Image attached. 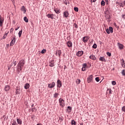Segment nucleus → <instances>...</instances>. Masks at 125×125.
I'll return each instance as SVG.
<instances>
[{
  "mask_svg": "<svg viewBox=\"0 0 125 125\" xmlns=\"http://www.w3.org/2000/svg\"><path fill=\"white\" fill-rule=\"evenodd\" d=\"M25 63H26V62H25V60L23 59L20 60L19 62L17 65V69L18 72H21V71H22V69H23V68L24 67Z\"/></svg>",
  "mask_w": 125,
  "mask_h": 125,
  "instance_id": "nucleus-1",
  "label": "nucleus"
},
{
  "mask_svg": "<svg viewBox=\"0 0 125 125\" xmlns=\"http://www.w3.org/2000/svg\"><path fill=\"white\" fill-rule=\"evenodd\" d=\"M59 102L60 104V106L62 107V108H64L65 106V101L62 98H60L59 100Z\"/></svg>",
  "mask_w": 125,
  "mask_h": 125,
  "instance_id": "nucleus-2",
  "label": "nucleus"
},
{
  "mask_svg": "<svg viewBox=\"0 0 125 125\" xmlns=\"http://www.w3.org/2000/svg\"><path fill=\"white\" fill-rule=\"evenodd\" d=\"M93 80V76L92 75H89L87 79V82L88 83H91Z\"/></svg>",
  "mask_w": 125,
  "mask_h": 125,
  "instance_id": "nucleus-3",
  "label": "nucleus"
},
{
  "mask_svg": "<svg viewBox=\"0 0 125 125\" xmlns=\"http://www.w3.org/2000/svg\"><path fill=\"white\" fill-rule=\"evenodd\" d=\"M88 40H89V37L88 36H85L83 38V42H84L85 43V42H87Z\"/></svg>",
  "mask_w": 125,
  "mask_h": 125,
  "instance_id": "nucleus-4",
  "label": "nucleus"
},
{
  "mask_svg": "<svg viewBox=\"0 0 125 125\" xmlns=\"http://www.w3.org/2000/svg\"><path fill=\"white\" fill-rule=\"evenodd\" d=\"M86 69H87V64L86 63H83V67H82V71L84 72L86 71Z\"/></svg>",
  "mask_w": 125,
  "mask_h": 125,
  "instance_id": "nucleus-5",
  "label": "nucleus"
},
{
  "mask_svg": "<svg viewBox=\"0 0 125 125\" xmlns=\"http://www.w3.org/2000/svg\"><path fill=\"white\" fill-rule=\"evenodd\" d=\"M4 21V19L0 16V27H2V24H3V22Z\"/></svg>",
  "mask_w": 125,
  "mask_h": 125,
  "instance_id": "nucleus-6",
  "label": "nucleus"
},
{
  "mask_svg": "<svg viewBox=\"0 0 125 125\" xmlns=\"http://www.w3.org/2000/svg\"><path fill=\"white\" fill-rule=\"evenodd\" d=\"M55 86V82H52L51 83L48 84V87L49 88H53Z\"/></svg>",
  "mask_w": 125,
  "mask_h": 125,
  "instance_id": "nucleus-7",
  "label": "nucleus"
},
{
  "mask_svg": "<svg viewBox=\"0 0 125 125\" xmlns=\"http://www.w3.org/2000/svg\"><path fill=\"white\" fill-rule=\"evenodd\" d=\"M106 32L107 34H110V33H113V27H109V29L106 30Z\"/></svg>",
  "mask_w": 125,
  "mask_h": 125,
  "instance_id": "nucleus-8",
  "label": "nucleus"
},
{
  "mask_svg": "<svg viewBox=\"0 0 125 125\" xmlns=\"http://www.w3.org/2000/svg\"><path fill=\"white\" fill-rule=\"evenodd\" d=\"M83 54V51H79L76 53V55H77V56H78V57H81V56H82V55Z\"/></svg>",
  "mask_w": 125,
  "mask_h": 125,
  "instance_id": "nucleus-9",
  "label": "nucleus"
},
{
  "mask_svg": "<svg viewBox=\"0 0 125 125\" xmlns=\"http://www.w3.org/2000/svg\"><path fill=\"white\" fill-rule=\"evenodd\" d=\"M16 41V38H15V37H14L11 42V43H10L11 46L14 45Z\"/></svg>",
  "mask_w": 125,
  "mask_h": 125,
  "instance_id": "nucleus-10",
  "label": "nucleus"
},
{
  "mask_svg": "<svg viewBox=\"0 0 125 125\" xmlns=\"http://www.w3.org/2000/svg\"><path fill=\"white\" fill-rule=\"evenodd\" d=\"M57 86L58 87H59V88H60V87L62 86V82H61V81H60V80H58L57 81Z\"/></svg>",
  "mask_w": 125,
  "mask_h": 125,
  "instance_id": "nucleus-11",
  "label": "nucleus"
},
{
  "mask_svg": "<svg viewBox=\"0 0 125 125\" xmlns=\"http://www.w3.org/2000/svg\"><path fill=\"white\" fill-rule=\"evenodd\" d=\"M117 45L119 46V48L120 49H124V47H125V46H124V45H123L122 44L120 43V42H118L117 43Z\"/></svg>",
  "mask_w": 125,
  "mask_h": 125,
  "instance_id": "nucleus-12",
  "label": "nucleus"
},
{
  "mask_svg": "<svg viewBox=\"0 0 125 125\" xmlns=\"http://www.w3.org/2000/svg\"><path fill=\"white\" fill-rule=\"evenodd\" d=\"M67 45L68 47H72L73 46V43H72L71 41H68L67 42Z\"/></svg>",
  "mask_w": 125,
  "mask_h": 125,
  "instance_id": "nucleus-13",
  "label": "nucleus"
},
{
  "mask_svg": "<svg viewBox=\"0 0 125 125\" xmlns=\"http://www.w3.org/2000/svg\"><path fill=\"white\" fill-rule=\"evenodd\" d=\"M99 61H102V62H106V60L104 57H100L99 58Z\"/></svg>",
  "mask_w": 125,
  "mask_h": 125,
  "instance_id": "nucleus-14",
  "label": "nucleus"
},
{
  "mask_svg": "<svg viewBox=\"0 0 125 125\" xmlns=\"http://www.w3.org/2000/svg\"><path fill=\"white\" fill-rule=\"evenodd\" d=\"M121 64L122 67H123V68H125V60H124V59H122V60H121Z\"/></svg>",
  "mask_w": 125,
  "mask_h": 125,
  "instance_id": "nucleus-15",
  "label": "nucleus"
},
{
  "mask_svg": "<svg viewBox=\"0 0 125 125\" xmlns=\"http://www.w3.org/2000/svg\"><path fill=\"white\" fill-rule=\"evenodd\" d=\"M90 59H91L92 60H96V58L95 55H91L89 57Z\"/></svg>",
  "mask_w": 125,
  "mask_h": 125,
  "instance_id": "nucleus-16",
  "label": "nucleus"
},
{
  "mask_svg": "<svg viewBox=\"0 0 125 125\" xmlns=\"http://www.w3.org/2000/svg\"><path fill=\"white\" fill-rule=\"evenodd\" d=\"M63 16L64 17H65L66 18H67V17H68V16H69V13H68V12L67 11H65L63 12Z\"/></svg>",
  "mask_w": 125,
  "mask_h": 125,
  "instance_id": "nucleus-17",
  "label": "nucleus"
},
{
  "mask_svg": "<svg viewBox=\"0 0 125 125\" xmlns=\"http://www.w3.org/2000/svg\"><path fill=\"white\" fill-rule=\"evenodd\" d=\"M21 11H23V13H26V8L24 6H22L21 8Z\"/></svg>",
  "mask_w": 125,
  "mask_h": 125,
  "instance_id": "nucleus-18",
  "label": "nucleus"
},
{
  "mask_svg": "<svg viewBox=\"0 0 125 125\" xmlns=\"http://www.w3.org/2000/svg\"><path fill=\"white\" fill-rule=\"evenodd\" d=\"M30 87V84L26 83L24 85V88L25 89H28Z\"/></svg>",
  "mask_w": 125,
  "mask_h": 125,
  "instance_id": "nucleus-19",
  "label": "nucleus"
},
{
  "mask_svg": "<svg viewBox=\"0 0 125 125\" xmlns=\"http://www.w3.org/2000/svg\"><path fill=\"white\" fill-rule=\"evenodd\" d=\"M47 17H48V18H51V19H53V14H48L47 15Z\"/></svg>",
  "mask_w": 125,
  "mask_h": 125,
  "instance_id": "nucleus-20",
  "label": "nucleus"
},
{
  "mask_svg": "<svg viewBox=\"0 0 125 125\" xmlns=\"http://www.w3.org/2000/svg\"><path fill=\"white\" fill-rule=\"evenodd\" d=\"M17 122L18 125H22V120H21V119L17 118Z\"/></svg>",
  "mask_w": 125,
  "mask_h": 125,
  "instance_id": "nucleus-21",
  "label": "nucleus"
},
{
  "mask_svg": "<svg viewBox=\"0 0 125 125\" xmlns=\"http://www.w3.org/2000/svg\"><path fill=\"white\" fill-rule=\"evenodd\" d=\"M5 91H8V90H9V89H10V87H9V85H7L5 86V88H4Z\"/></svg>",
  "mask_w": 125,
  "mask_h": 125,
  "instance_id": "nucleus-22",
  "label": "nucleus"
},
{
  "mask_svg": "<svg viewBox=\"0 0 125 125\" xmlns=\"http://www.w3.org/2000/svg\"><path fill=\"white\" fill-rule=\"evenodd\" d=\"M71 110H72V107H71V106H68L67 109L66 110V111L67 113H70V112H71Z\"/></svg>",
  "mask_w": 125,
  "mask_h": 125,
  "instance_id": "nucleus-23",
  "label": "nucleus"
},
{
  "mask_svg": "<svg viewBox=\"0 0 125 125\" xmlns=\"http://www.w3.org/2000/svg\"><path fill=\"white\" fill-rule=\"evenodd\" d=\"M50 67H53L54 66V62L51 61L49 63Z\"/></svg>",
  "mask_w": 125,
  "mask_h": 125,
  "instance_id": "nucleus-24",
  "label": "nucleus"
},
{
  "mask_svg": "<svg viewBox=\"0 0 125 125\" xmlns=\"http://www.w3.org/2000/svg\"><path fill=\"white\" fill-rule=\"evenodd\" d=\"M54 11L57 14H59V13H60V11H59V9H55Z\"/></svg>",
  "mask_w": 125,
  "mask_h": 125,
  "instance_id": "nucleus-25",
  "label": "nucleus"
},
{
  "mask_svg": "<svg viewBox=\"0 0 125 125\" xmlns=\"http://www.w3.org/2000/svg\"><path fill=\"white\" fill-rule=\"evenodd\" d=\"M23 20L26 23H28V22H29V20H28V18H27V17H24Z\"/></svg>",
  "mask_w": 125,
  "mask_h": 125,
  "instance_id": "nucleus-26",
  "label": "nucleus"
},
{
  "mask_svg": "<svg viewBox=\"0 0 125 125\" xmlns=\"http://www.w3.org/2000/svg\"><path fill=\"white\" fill-rule=\"evenodd\" d=\"M76 83L77 84H80V83H81V80L80 79L76 80Z\"/></svg>",
  "mask_w": 125,
  "mask_h": 125,
  "instance_id": "nucleus-27",
  "label": "nucleus"
},
{
  "mask_svg": "<svg viewBox=\"0 0 125 125\" xmlns=\"http://www.w3.org/2000/svg\"><path fill=\"white\" fill-rule=\"evenodd\" d=\"M121 74L122 75L125 76V69H123L122 71H121Z\"/></svg>",
  "mask_w": 125,
  "mask_h": 125,
  "instance_id": "nucleus-28",
  "label": "nucleus"
},
{
  "mask_svg": "<svg viewBox=\"0 0 125 125\" xmlns=\"http://www.w3.org/2000/svg\"><path fill=\"white\" fill-rule=\"evenodd\" d=\"M46 52V50H45V49H42L41 51V53L42 54H43L44 53H45Z\"/></svg>",
  "mask_w": 125,
  "mask_h": 125,
  "instance_id": "nucleus-29",
  "label": "nucleus"
},
{
  "mask_svg": "<svg viewBox=\"0 0 125 125\" xmlns=\"http://www.w3.org/2000/svg\"><path fill=\"white\" fill-rule=\"evenodd\" d=\"M58 54L59 55V57H60V55H61V54H62V52H61V50H58Z\"/></svg>",
  "mask_w": 125,
  "mask_h": 125,
  "instance_id": "nucleus-30",
  "label": "nucleus"
},
{
  "mask_svg": "<svg viewBox=\"0 0 125 125\" xmlns=\"http://www.w3.org/2000/svg\"><path fill=\"white\" fill-rule=\"evenodd\" d=\"M22 30H21L19 31V37L20 38L22 35Z\"/></svg>",
  "mask_w": 125,
  "mask_h": 125,
  "instance_id": "nucleus-31",
  "label": "nucleus"
},
{
  "mask_svg": "<svg viewBox=\"0 0 125 125\" xmlns=\"http://www.w3.org/2000/svg\"><path fill=\"white\" fill-rule=\"evenodd\" d=\"M58 95H59L58 93H55L54 95V97H55V98H57V97H58Z\"/></svg>",
  "mask_w": 125,
  "mask_h": 125,
  "instance_id": "nucleus-32",
  "label": "nucleus"
},
{
  "mask_svg": "<svg viewBox=\"0 0 125 125\" xmlns=\"http://www.w3.org/2000/svg\"><path fill=\"white\" fill-rule=\"evenodd\" d=\"M101 5H102L103 6H104V5H105V1H104V0H102L101 1Z\"/></svg>",
  "mask_w": 125,
  "mask_h": 125,
  "instance_id": "nucleus-33",
  "label": "nucleus"
},
{
  "mask_svg": "<svg viewBox=\"0 0 125 125\" xmlns=\"http://www.w3.org/2000/svg\"><path fill=\"white\" fill-rule=\"evenodd\" d=\"M71 125H76V122L74 120L71 121Z\"/></svg>",
  "mask_w": 125,
  "mask_h": 125,
  "instance_id": "nucleus-34",
  "label": "nucleus"
},
{
  "mask_svg": "<svg viewBox=\"0 0 125 125\" xmlns=\"http://www.w3.org/2000/svg\"><path fill=\"white\" fill-rule=\"evenodd\" d=\"M93 48H94L95 49L97 48V45L96 43H94L92 46Z\"/></svg>",
  "mask_w": 125,
  "mask_h": 125,
  "instance_id": "nucleus-35",
  "label": "nucleus"
},
{
  "mask_svg": "<svg viewBox=\"0 0 125 125\" xmlns=\"http://www.w3.org/2000/svg\"><path fill=\"white\" fill-rule=\"evenodd\" d=\"M74 10L75 11H76V12H78V11H79V8H78V7H74Z\"/></svg>",
  "mask_w": 125,
  "mask_h": 125,
  "instance_id": "nucleus-36",
  "label": "nucleus"
},
{
  "mask_svg": "<svg viewBox=\"0 0 125 125\" xmlns=\"http://www.w3.org/2000/svg\"><path fill=\"white\" fill-rule=\"evenodd\" d=\"M73 27L74 28H76V29H78V25H77L76 23H74L73 24Z\"/></svg>",
  "mask_w": 125,
  "mask_h": 125,
  "instance_id": "nucleus-37",
  "label": "nucleus"
},
{
  "mask_svg": "<svg viewBox=\"0 0 125 125\" xmlns=\"http://www.w3.org/2000/svg\"><path fill=\"white\" fill-rule=\"evenodd\" d=\"M19 91H20V90H19V89H18V88H16V94H18V93H19Z\"/></svg>",
  "mask_w": 125,
  "mask_h": 125,
  "instance_id": "nucleus-38",
  "label": "nucleus"
},
{
  "mask_svg": "<svg viewBox=\"0 0 125 125\" xmlns=\"http://www.w3.org/2000/svg\"><path fill=\"white\" fill-rule=\"evenodd\" d=\"M95 81H96V82H99V81H100L99 77H96L95 78Z\"/></svg>",
  "mask_w": 125,
  "mask_h": 125,
  "instance_id": "nucleus-39",
  "label": "nucleus"
},
{
  "mask_svg": "<svg viewBox=\"0 0 125 125\" xmlns=\"http://www.w3.org/2000/svg\"><path fill=\"white\" fill-rule=\"evenodd\" d=\"M12 125H17V123H16V121H14L13 123L12 124Z\"/></svg>",
  "mask_w": 125,
  "mask_h": 125,
  "instance_id": "nucleus-40",
  "label": "nucleus"
},
{
  "mask_svg": "<svg viewBox=\"0 0 125 125\" xmlns=\"http://www.w3.org/2000/svg\"><path fill=\"white\" fill-rule=\"evenodd\" d=\"M116 82L115 81H112V84L113 85H116Z\"/></svg>",
  "mask_w": 125,
  "mask_h": 125,
  "instance_id": "nucleus-41",
  "label": "nucleus"
},
{
  "mask_svg": "<svg viewBox=\"0 0 125 125\" xmlns=\"http://www.w3.org/2000/svg\"><path fill=\"white\" fill-rule=\"evenodd\" d=\"M108 91H109V93L110 94H112V90L111 89H108Z\"/></svg>",
  "mask_w": 125,
  "mask_h": 125,
  "instance_id": "nucleus-42",
  "label": "nucleus"
},
{
  "mask_svg": "<svg viewBox=\"0 0 125 125\" xmlns=\"http://www.w3.org/2000/svg\"><path fill=\"white\" fill-rule=\"evenodd\" d=\"M122 110L123 112H125V106H123L122 108Z\"/></svg>",
  "mask_w": 125,
  "mask_h": 125,
  "instance_id": "nucleus-43",
  "label": "nucleus"
},
{
  "mask_svg": "<svg viewBox=\"0 0 125 125\" xmlns=\"http://www.w3.org/2000/svg\"><path fill=\"white\" fill-rule=\"evenodd\" d=\"M9 33V31H6L5 32V35L7 36V35H8Z\"/></svg>",
  "mask_w": 125,
  "mask_h": 125,
  "instance_id": "nucleus-44",
  "label": "nucleus"
},
{
  "mask_svg": "<svg viewBox=\"0 0 125 125\" xmlns=\"http://www.w3.org/2000/svg\"><path fill=\"white\" fill-rule=\"evenodd\" d=\"M106 54H107V56H109V57L111 56V53H110V52H107Z\"/></svg>",
  "mask_w": 125,
  "mask_h": 125,
  "instance_id": "nucleus-45",
  "label": "nucleus"
},
{
  "mask_svg": "<svg viewBox=\"0 0 125 125\" xmlns=\"http://www.w3.org/2000/svg\"><path fill=\"white\" fill-rule=\"evenodd\" d=\"M12 2H13V4L15 6V1L14 0H12Z\"/></svg>",
  "mask_w": 125,
  "mask_h": 125,
  "instance_id": "nucleus-46",
  "label": "nucleus"
},
{
  "mask_svg": "<svg viewBox=\"0 0 125 125\" xmlns=\"http://www.w3.org/2000/svg\"><path fill=\"white\" fill-rule=\"evenodd\" d=\"M64 3L65 4V5H67V4H68V2L67 1V0H65L64 1Z\"/></svg>",
  "mask_w": 125,
  "mask_h": 125,
  "instance_id": "nucleus-47",
  "label": "nucleus"
},
{
  "mask_svg": "<svg viewBox=\"0 0 125 125\" xmlns=\"http://www.w3.org/2000/svg\"><path fill=\"white\" fill-rule=\"evenodd\" d=\"M6 37H7V36L6 35H5V34H4L3 37V39L4 40L5 39V38H6Z\"/></svg>",
  "mask_w": 125,
  "mask_h": 125,
  "instance_id": "nucleus-48",
  "label": "nucleus"
},
{
  "mask_svg": "<svg viewBox=\"0 0 125 125\" xmlns=\"http://www.w3.org/2000/svg\"><path fill=\"white\" fill-rule=\"evenodd\" d=\"M96 1V0H91V2H95Z\"/></svg>",
  "mask_w": 125,
  "mask_h": 125,
  "instance_id": "nucleus-49",
  "label": "nucleus"
},
{
  "mask_svg": "<svg viewBox=\"0 0 125 125\" xmlns=\"http://www.w3.org/2000/svg\"><path fill=\"white\" fill-rule=\"evenodd\" d=\"M122 17L124 18V19H125V15H122Z\"/></svg>",
  "mask_w": 125,
  "mask_h": 125,
  "instance_id": "nucleus-50",
  "label": "nucleus"
},
{
  "mask_svg": "<svg viewBox=\"0 0 125 125\" xmlns=\"http://www.w3.org/2000/svg\"><path fill=\"white\" fill-rule=\"evenodd\" d=\"M56 55L57 56V55H58V51H57L56 52Z\"/></svg>",
  "mask_w": 125,
  "mask_h": 125,
  "instance_id": "nucleus-51",
  "label": "nucleus"
},
{
  "mask_svg": "<svg viewBox=\"0 0 125 125\" xmlns=\"http://www.w3.org/2000/svg\"><path fill=\"white\" fill-rule=\"evenodd\" d=\"M19 28H20V27H18V28H16L15 30L16 31H17V30H18V29H19Z\"/></svg>",
  "mask_w": 125,
  "mask_h": 125,
  "instance_id": "nucleus-52",
  "label": "nucleus"
},
{
  "mask_svg": "<svg viewBox=\"0 0 125 125\" xmlns=\"http://www.w3.org/2000/svg\"><path fill=\"white\" fill-rule=\"evenodd\" d=\"M37 125H42V124L39 123V124H37Z\"/></svg>",
  "mask_w": 125,
  "mask_h": 125,
  "instance_id": "nucleus-53",
  "label": "nucleus"
},
{
  "mask_svg": "<svg viewBox=\"0 0 125 125\" xmlns=\"http://www.w3.org/2000/svg\"><path fill=\"white\" fill-rule=\"evenodd\" d=\"M31 107H34V104H32L31 105Z\"/></svg>",
  "mask_w": 125,
  "mask_h": 125,
  "instance_id": "nucleus-54",
  "label": "nucleus"
},
{
  "mask_svg": "<svg viewBox=\"0 0 125 125\" xmlns=\"http://www.w3.org/2000/svg\"><path fill=\"white\" fill-rule=\"evenodd\" d=\"M123 3H124V4H125V0L124 1Z\"/></svg>",
  "mask_w": 125,
  "mask_h": 125,
  "instance_id": "nucleus-55",
  "label": "nucleus"
},
{
  "mask_svg": "<svg viewBox=\"0 0 125 125\" xmlns=\"http://www.w3.org/2000/svg\"><path fill=\"white\" fill-rule=\"evenodd\" d=\"M8 70H10V67H8Z\"/></svg>",
  "mask_w": 125,
  "mask_h": 125,
  "instance_id": "nucleus-56",
  "label": "nucleus"
},
{
  "mask_svg": "<svg viewBox=\"0 0 125 125\" xmlns=\"http://www.w3.org/2000/svg\"><path fill=\"white\" fill-rule=\"evenodd\" d=\"M11 31H12V28L11 29Z\"/></svg>",
  "mask_w": 125,
  "mask_h": 125,
  "instance_id": "nucleus-57",
  "label": "nucleus"
},
{
  "mask_svg": "<svg viewBox=\"0 0 125 125\" xmlns=\"http://www.w3.org/2000/svg\"><path fill=\"white\" fill-rule=\"evenodd\" d=\"M11 31H12V28L11 29Z\"/></svg>",
  "mask_w": 125,
  "mask_h": 125,
  "instance_id": "nucleus-58",
  "label": "nucleus"
},
{
  "mask_svg": "<svg viewBox=\"0 0 125 125\" xmlns=\"http://www.w3.org/2000/svg\"><path fill=\"white\" fill-rule=\"evenodd\" d=\"M16 65V63H15V66Z\"/></svg>",
  "mask_w": 125,
  "mask_h": 125,
  "instance_id": "nucleus-59",
  "label": "nucleus"
}]
</instances>
